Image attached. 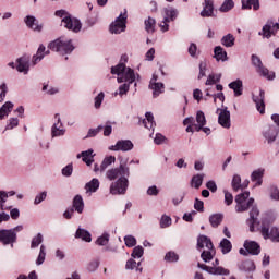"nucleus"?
<instances>
[{"label":"nucleus","instance_id":"79ce46f5","mask_svg":"<svg viewBox=\"0 0 279 279\" xmlns=\"http://www.w3.org/2000/svg\"><path fill=\"white\" fill-rule=\"evenodd\" d=\"M124 72H125V63H120L111 68L112 75H118V77H121Z\"/></svg>","mask_w":279,"mask_h":279},{"label":"nucleus","instance_id":"4be33fe9","mask_svg":"<svg viewBox=\"0 0 279 279\" xmlns=\"http://www.w3.org/2000/svg\"><path fill=\"white\" fill-rule=\"evenodd\" d=\"M196 122L197 124H194L195 132H202V130H204V125H206V116L204 114V111H197Z\"/></svg>","mask_w":279,"mask_h":279},{"label":"nucleus","instance_id":"f03ea898","mask_svg":"<svg viewBox=\"0 0 279 279\" xmlns=\"http://www.w3.org/2000/svg\"><path fill=\"white\" fill-rule=\"evenodd\" d=\"M48 49H50V51H56L60 56H69L70 53H73L75 46H73V41L71 39L64 40L62 37H60L51 41L48 45Z\"/></svg>","mask_w":279,"mask_h":279},{"label":"nucleus","instance_id":"dca6fc26","mask_svg":"<svg viewBox=\"0 0 279 279\" xmlns=\"http://www.w3.org/2000/svg\"><path fill=\"white\" fill-rule=\"evenodd\" d=\"M256 109L260 114H265V90L260 89L258 96L253 97Z\"/></svg>","mask_w":279,"mask_h":279},{"label":"nucleus","instance_id":"bb28decb","mask_svg":"<svg viewBox=\"0 0 279 279\" xmlns=\"http://www.w3.org/2000/svg\"><path fill=\"white\" fill-rule=\"evenodd\" d=\"M263 175H265V170H254L251 174V180L252 182H256V186H260L263 184Z\"/></svg>","mask_w":279,"mask_h":279},{"label":"nucleus","instance_id":"5fc2aeb1","mask_svg":"<svg viewBox=\"0 0 279 279\" xmlns=\"http://www.w3.org/2000/svg\"><path fill=\"white\" fill-rule=\"evenodd\" d=\"M40 243H43V234L38 233L35 238H33L32 243H31V247L32 250H34L35 247H38V245H40Z\"/></svg>","mask_w":279,"mask_h":279},{"label":"nucleus","instance_id":"7ed1b4c3","mask_svg":"<svg viewBox=\"0 0 279 279\" xmlns=\"http://www.w3.org/2000/svg\"><path fill=\"white\" fill-rule=\"evenodd\" d=\"M235 203L236 213H245V210H250L254 206V198H250V192H244L235 196Z\"/></svg>","mask_w":279,"mask_h":279},{"label":"nucleus","instance_id":"f704fd0d","mask_svg":"<svg viewBox=\"0 0 279 279\" xmlns=\"http://www.w3.org/2000/svg\"><path fill=\"white\" fill-rule=\"evenodd\" d=\"M150 88L153 92V97H159L161 93H165V84L162 83H150Z\"/></svg>","mask_w":279,"mask_h":279},{"label":"nucleus","instance_id":"6e6d98bb","mask_svg":"<svg viewBox=\"0 0 279 279\" xmlns=\"http://www.w3.org/2000/svg\"><path fill=\"white\" fill-rule=\"evenodd\" d=\"M124 243L126 247H134L136 245V238L133 235H126L124 236Z\"/></svg>","mask_w":279,"mask_h":279},{"label":"nucleus","instance_id":"423d86ee","mask_svg":"<svg viewBox=\"0 0 279 279\" xmlns=\"http://www.w3.org/2000/svg\"><path fill=\"white\" fill-rule=\"evenodd\" d=\"M106 178L111 182L119 178H130V168L126 166L120 165L119 168L109 169L106 172Z\"/></svg>","mask_w":279,"mask_h":279},{"label":"nucleus","instance_id":"393cba45","mask_svg":"<svg viewBox=\"0 0 279 279\" xmlns=\"http://www.w3.org/2000/svg\"><path fill=\"white\" fill-rule=\"evenodd\" d=\"M145 117H146V119L141 120L140 123L142 125H144V128H146V130L154 129L156 125V122L154 121V113L146 112Z\"/></svg>","mask_w":279,"mask_h":279},{"label":"nucleus","instance_id":"4d7b16f0","mask_svg":"<svg viewBox=\"0 0 279 279\" xmlns=\"http://www.w3.org/2000/svg\"><path fill=\"white\" fill-rule=\"evenodd\" d=\"M0 104H3L5 100V95H8V85L5 83L0 85Z\"/></svg>","mask_w":279,"mask_h":279},{"label":"nucleus","instance_id":"0e129e2a","mask_svg":"<svg viewBox=\"0 0 279 279\" xmlns=\"http://www.w3.org/2000/svg\"><path fill=\"white\" fill-rule=\"evenodd\" d=\"M270 197L271 199L279 202V190L276 187V185L270 186Z\"/></svg>","mask_w":279,"mask_h":279},{"label":"nucleus","instance_id":"680f3d73","mask_svg":"<svg viewBox=\"0 0 279 279\" xmlns=\"http://www.w3.org/2000/svg\"><path fill=\"white\" fill-rule=\"evenodd\" d=\"M169 140H167L165 137V135L160 134V133H157L155 138H154V143L156 145H162V143H168Z\"/></svg>","mask_w":279,"mask_h":279},{"label":"nucleus","instance_id":"a211bd4d","mask_svg":"<svg viewBox=\"0 0 279 279\" xmlns=\"http://www.w3.org/2000/svg\"><path fill=\"white\" fill-rule=\"evenodd\" d=\"M213 12H215V2H213V0H205L203 3V11L201 12V16L204 19L213 16Z\"/></svg>","mask_w":279,"mask_h":279},{"label":"nucleus","instance_id":"8fccbe9b","mask_svg":"<svg viewBox=\"0 0 279 279\" xmlns=\"http://www.w3.org/2000/svg\"><path fill=\"white\" fill-rule=\"evenodd\" d=\"M144 253H145V250L143 248V246H135L133 248L131 256H132V258H141V257H143Z\"/></svg>","mask_w":279,"mask_h":279},{"label":"nucleus","instance_id":"39448f33","mask_svg":"<svg viewBox=\"0 0 279 279\" xmlns=\"http://www.w3.org/2000/svg\"><path fill=\"white\" fill-rule=\"evenodd\" d=\"M126 23H128V10L124 9V12L121 13L116 19L114 23L110 25L109 29L111 34H121V32H125Z\"/></svg>","mask_w":279,"mask_h":279},{"label":"nucleus","instance_id":"f8f14e48","mask_svg":"<svg viewBox=\"0 0 279 279\" xmlns=\"http://www.w3.org/2000/svg\"><path fill=\"white\" fill-rule=\"evenodd\" d=\"M111 151H132L134 149V144L130 140H120L109 147Z\"/></svg>","mask_w":279,"mask_h":279},{"label":"nucleus","instance_id":"aec40b11","mask_svg":"<svg viewBox=\"0 0 279 279\" xmlns=\"http://www.w3.org/2000/svg\"><path fill=\"white\" fill-rule=\"evenodd\" d=\"M16 62H17L16 70L19 71V73H25V75H27V73L29 72V58L22 57V58H19Z\"/></svg>","mask_w":279,"mask_h":279},{"label":"nucleus","instance_id":"a19ab883","mask_svg":"<svg viewBox=\"0 0 279 279\" xmlns=\"http://www.w3.org/2000/svg\"><path fill=\"white\" fill-rule=\"evenodd\" d=\"M116 161H117L116 156L106 157L100 165V171H106V169H108V167H110V165H112V162H116Z\"/></svg>","mask_w":279,"mask_h":279},{"label":"nucleus","instance_id":"2eb2a0df","mask_svg":"<svg viewBox=\"0 0 279 279\" xmlns=\"http://www.w3.org/2000/svg\"><path fill=\"white\" fill-rule=\"evenodd\" d=\"M175 19H178V11L175 9H167L163 25L162 24L160 25L162 32H169L168 23L170 21H175Z\"/></svg>","mask_w":279,"mask_h":279},{"label":"nucleus","instance_id":"4c0bfd02","mask_svg":"<svg viewBox=\"0 0 279 279\" xmlns=\"http://www.w3.org/2000/svg\"><path fill=\"white\" fill-rule=\"evenodd\" d=\"M235 40L236 38H234V35L227 34L221 38V45H223V47H234Z\"/></svg>","mask_w":279,"mask_h":279},{"label":"nucleus","instance_id":"9d476101","mask_svg":"<svg viewBox=\"0 0 279 279\" xmlns=\"http://www.w3.org/2000/svg\"><path fill=\"white\" fill-rule=\"evenodd\" d=\"M16 233H14V231H11V229L0 230V243H2V245H12L13 247L14 243H16Z\"/></svg>","mask_w":279,"mask_h":279},{"label":"nucleus","instance_id":"37998d69","mask_svg":"<svg viewBox=\"0 0 279 279\" xmlns=\"http://www.w3.org/2000/svg\"><path fill=\"white\" fill-rule=\"evenodd\" d=\"M165 260L166 263H178L180 256L175 252L169 251L165 256Z\"/></svg>","mask_w":279,"mask_h":279},{"label":"nucleus","instance_id":"ddd939ff","mask_svg":"<svg viewBox=\"0 0 279 279\" xmlns=\"http://www.w3.org/2000/svg\"><path fill=\"white\" fill-rule=\"evenodd\" d=\"M24 23L26 24L28 29L37 32L38 34H40V32H43V27H45V25L40 23L34 15H27L24 19Z\"/></svg>","mask_w":279,"mask_h":279},{"label":"nucleus","instance_id":"774afa93","mask_svg":"<svg viewBox=\"0 0 279 279\" xmlns=\"http://www.w3.org/2000/svg\"><path fill=\"white\" fill-rule=\"evenodd\" d=\"M194 208L198 213H204V202L199 201V198H195Z\"/></svg>","mask_w":279,"mask_h":279},{"label":"nucleus","instance_id":"b1692460","mask_svg":"<svg viewBox=\"0 0 279 279\" xmlns=\"http://www.w3.org/2000/svg\"><path fill=\"white\" fill-rule=\"evenodd\" d=\"M229 88L234 92L235 97H241L243 95V81L236 80L229 84Z\"/></svg>","mask_w":279,"mask_h":279},{"label":"nucleus","instance_id":"a18cd8bd","mask_svg":"<svg viewBox=\"0 0 279 279\" xmlns=\"http://www.w3.org/2000/svg\"><path fill=\"white\" fill-rule=\"evenodd\" d=\"M231 186L233 191H239V189H243V185H241V175L235 174L232 179Z\"/></svg>","mask_w":279,"mask_h":279},{"label":"nucleus","instance_id":"09e8293b","mask_svg":"<svg viewBox=\"0 0 279 279\" xmlns=\"http://www.w3.org/2000/svg\"><path fill=\"white\" fill-rule=\"evenodd\" d=\"M87 271L93 272L99 269V259H93L87 264Z\"/></svg>","mask_w":279,"mask_h":279},{"label":"nucleus","instance_id":"c03bdc74","mask_svg":"<svg viewBox=\"0 0 279 279\" xmlns=\"http://www.w3.org/2000/svg\"><path fill=\"white\" fill-rule=\"evenodd\" d=\"M56 119H58V123L52 126V136H62L64 134L63 130H60V116L56 114Z\"/></svg>","mask_w":279,"mask_h":279},{"label":"nucleus","instance_id":"c85d7f7f","mask_svg":"<svg viewBox=\"0 0 279 279\" xmlns=\"http://www.w3.org/2000/svg\"><path fill=\"white\" fill-rule=\"evenodd\" d=\"M259 10L260 2L258 0H242V10Z\"/></svg>","mask_w":279,"mask_h":279},{"label":"nucleus","instance_id":"3c124183","mask_svg":"<svg viewBox=\"0 0 279 279\" xmlns=\"http://www.w3.org/2000/svg\"><path fill=\"white\" fill-rule=\"evenodd\" d=\"M104 97H106V95L104 94V92H100L96 97H95V108L96 110H99V108H101V104H104Z\"/></svg>","mask_w":279,"mask_h":279},{"label":"nucleus","instance_id":"4468645a","mask_svg":"<svg viewBox=\"0 0 279 279\" xmlns=\"http://www.w3.org/2000/svg\"><path fill=\"white\" fill-rule=\"evenodd\" d=\"M218 116V123L221 125V128H226L227 130H230V112L228 111V108L226 107L225 109H217V112H219Z\"/></svg>","mask_w":279,"mask_h":279},{"label":"nucleus","instance_id":"412c9836","mask_svg":"<svg viewBox=\"0 0 279 279\" xmlns=\"http://www.w3.org/2000/svg\"><path fill=\"white\" fill-rule=\"evenodd\" d=\"M260 215V211L258 210V207L253 206L250 211V219L247 220V223L250 226V232H254V225L256 221H258V216Z\"/></svg>","mask_w":279,"mask_h":279},{"label":"nucleus","instance_id":"f3484780","mask_svg":"<svg viewBox=\"0 0 279 279\" xmlns=\"http://www.w3.org/2000/svg\"><path fill=\"white\" fill-rule=\"evenodd\" d=\"M244 250L252 256H258V254H260V245L254 241H245Z\"/></svg>","mask_w":279,"mask_h":279},{"label":"nucleus","instance_id":"c756f323","mask_svg":"<svg viewBox=\"0 0 279 279\" xmlns=\"http://www.w3.org/2000/svg\"><path fill=\"white\" fill-rule=\"evenodd\" d=\"M99 190V179H92L88 183L85 184L86 193H97Z\"/></svg>","mask_w":279,"mask_h":279},{"label":"nucleus","instance_id":"052dcab7","mask_svg":"<svg viewBox=\"0 0 279 279\" xmlns=\"http://www.w3.org/2000/svg\"><path fill=\"white\" fill-rule=\"evenodd\" d=\"M62 175H65V178H71L73 175V165L69 163L62 169Z\"/></svg>","mask_w":279,"mask_h":279},{"label":"nucleus","instance_id":"6ab92c4d","mask_svg":"<svg viewBox=\"0 0 279 279\" xmlns=\"http://www.w3.org/2000/svg\"><path fill=\"white\" fill-rule=\"evenodd\" d=\"M136 81V75L134 74V70L128 69L126 72L122 73V76H118L119 84H122V82H128L129 84H134Z\"/></svg>","mask_w":279,"mask_h":279},{"label":"nucleus","instance_id":"1a4fd4ad","mask_svg":"<svg viewBox=\"0 0 279 279\" xmlns=\"http://www.w3.org/2000/svg\"><path fill=\"white\" fill-rule=\"evenodd\" d=\"M260 234L262 236H264L265 240L270 239L272 243H279V230L276 227H272L269 230V225H266L265 222H263Z\"/></svg>","mask_w":279,"mask_h":279},{"label":"nucleus","instance_id":"a878e982","mask_svg":"<svg viewBox=\"0 0 279 279\" xmlns=\"http://www.w3.org/2000/svg\"><path fill=\"white\" fill-rule=\"evenodd\" d=\"M264 137L271 144L278 137V129L276 126H270L266 132H264Z\"/></svg>","mask_w":279,"mask_h":279},{"label":"nucleus","instance_id":"13d9d810","mask_svg":"<svg viewBox=\"0 0 279 279\" xmlns=\"http://www.w3.org/2000/svg\"><path fill=\"white\" fill-rule=\"evenodd\" d=\"M141 267V263H136L133 258L129 259L125 264V269H138Z\"/></svg>","mask_w":279,"mask_h":279},{"label":"nucleus","instance_id":"c9c22d12","mask_svg":"<svg viewBox=\"0 0 279 279\" xmlns=\"http://www.w3.org/2000/svg\"><path fill=\"white\" fill-rule=\"evenodd\" d=\"M219 247L221 248L222 254H230V252H232V242L225 238L221 240Z\"/></svg>","mask_w":279,"mask_h":279},{"label":"nucleus","instance_id":"338daca9","mask_svg":"<svg viewBox=\"0 0 279 279\" xmlns=\"http://www.w3.org/2000/svg\"><path fill=\"white\" fill-rule=\"evenodd\" d=\"M19 126V120L16 118H11L9 120V124L7 125L5 130H14V128Z\"/></svg>","mask_w":279,"mask_h":279},{"label":"nucleus","instance_id":"20e7f679","mask_svg":"<svg viewBox=\"0 0 279 279\" xmlns=\"http://www.w3.org/2000/svg\"><path fill=\"white\" fill-rule=\"evenodd\" d=\"M130 181L128 177H120L116 182L110 185L111 195H125L128 193V186Z\"/></svg>","mask_w":279,"mask_h":279},{"label":"nucleus","instance_id":"2f4dec72","mask_svg":"<svg viewBox=\"0 0 279 279\" xmlns=\"http://www.w3.org/2000/svg\"><path fill=\"white\" fill-rule=\"evenodd\" d=\"M214 57L216 58V60H221L222 62H226V60H228V52H226V50H223V48L221 46H217L214 49Z\"/></svg>","mask_w":279,"mask_h":279},{"label":"nucleus","instance_id":"473e14b6","mask_svg":"<svg viewBox=\"0 0 279 279\" xmlns=\"http://www.w3.org/2000/svg\"><path fill=\"white\" fill-rule=\"evenodd\" d=\"M238 267L240 271H254V269H256V265H254V263L250 259L241 262L238 264Z\"/></svg>","mask_w":279,"mask_h":279},{"label":"nucleus","instance_id":"bf43d9fd","mask_svg":"<svg viewBox=\"0 0 279 279\" xmlns=\"http://www.w3.org/2000/svg\"><path fill=\"white\" fill-rule=\"evenodd\" d=\"M171 226V217L163 215L160 220V228H169Z\"/></svg>","mask_w":279,"mask_h":279},{"label":"nucleus","instance_id":"de8ad7c7","mask_svg":"<svg viewBox=\"0 0 279 279\" xmlns=\"http://www.w3.org/2000/svg\"><path fill=\"white\" fill-rule=\"evenodd\" d=\"M218 82H221V74H217V80H215V74H210L206 80V86H213L214 84H217Z\"/></svg>","mask_w":279,"mask_h":279},{"label":"nucleus","instance_id":"864d4df0","mask_svg":"<svg viewBox=\"0 0 279 279\" xmlns=\"http://www.w3.org/2000/svg\"><path fill=\"white\" fill-rule=\"evenodd\" d=\"M109 241H110V234L105 233L96 240V244L97 245H108Z\"/></svg>","mask_w":279,"mask_h":279},{"label":"nucleus","instance_id":"f257e3e1","mask_svg":"<svg viewBox=\"0 0 279 279\" xmlns=\"http://www.w3.org/2000/svg\"><path fill=\"white\" fill-rule=\"evenodd\" d=\"M204 247H207L208 251H203L201 258L204 260V263H210V260L215 258L217 251L215 250V245L213 244V240H210V238L206 235H199L197 238V250H204Z\"/></svg>","mask_w":279,"mask_h":279},{"label":"nucleus","instance_id":"e433bc0d","mask_svg":"<svg viewBox=\"0 0 279 279\" xmlns=\"http://www.w3.org/2000/svg\"><path fill=\"white\" fill-rule=\"evenodd\" d=\"M12 108H14V104H12L11 101H7L0 108V119H3L5 116H9L10 112H12Z\"/></svg>","mask_w":279,"mask_h":279},{"label":"nucleus","instance_id":"0eeeda50","mask_svg":"<svg viewBox=\"0 0 279 279\" xmlns=\"http://www.w3.org/2000/svg\"><path fill=\"white\" fill-rule=\"evenodd\" d=\"M251 60L253 66L256 68V71L257 73H259V75L266 77L267 80H274V77H276V74L274 72H269L267 68L263 66V61L258 56L252 54Z\"/></svg>","mask_w":279,"mask_h":279},{"label":"nucleus","instance_id":"603ef678","mask_svg":"<svg viewBox=\"0 0 279 279\" xmlns=\"http://www.w3.org/2000/svg\"><path fill=\"white\" fill-rule=\"evenodd\" d=\"M47 256V253L45 252V245L40 246L39 255L36 260V265H43L45 263V257Z\"/></svg>","mask_w":279,"mask_h":279},{"label":"nucleus","instance_id":"ea45409f","mask_svg":"<svg viewBox=\"0 0 279 279\" xmlns=\"http://www.w3.org/2000/svg\"><path fill=\"white\" fill-rule=\"evenodd\" d=\"M204 184V174H195L192 178L191 186H194V189H199Z\"/></svg>","mask_w":279,"mask_h":279},{"label":"nucleus","instance_id":"7c9ffc66","mask_svg":"<svg viewBox=\"0 0 279 279\" xmlns=\"http://www.w3.org/2000/svg\"><path fill=\"white\" fill-rule=\"evenodd\" d=\"M75 239H82V241H85L86 243H90V241H93L90 232L86 231V229H77Z\"/></svg>","mask_w":279,"mask_h":279},{"label":"nucleus","instance_id":"49530a36","mask_svg":"<svg viewBox=\"0 0 279 279\" xmlns=\"http://www.w3.org/2000/svg\"><path fill=\"white\" fill-rule=\"evenodd\" d=\"M234 8V1L233 0H226L222 5L220 7V12H230Z\"/></svg>","mask_w":279,"mask_h":279},{"label":"nucleus","instance_id":"cd10ccee","mask_svg":"<svg viewBox=\"0 0 279 279\" xmlns=\"http://www.w3.org/2000/svg\"><path fill=\"white\" fill-rule=\"evenodd\" d=\"M73 208L78 213V215L84 213V198H82V195H76L73 198Z\"/></svg>","mask_w":279,"mask_h":279},{"label":"nucleus","instance_id":"e2e57ef3","mask_svg":"<svg viewBox=\"0 0 279 279\" xmlns=\"http://www.w3.org/2000/svg\"><path fill=\"white\" fill-rule=\"evenodd\" d=\"M234 202V196L232 193L225 191V204L227 206H232V203Z\"/></svg>","mask_w":279,"mask_h":279},{"label":"nucleus","instance_id":"72a5a7b5","mask_svg":"<svg viewBox=\"0 0 279 279\" xmlns=\"http://www.w3.org/2000/svg\"><path fill=\"white\" fill-rule=\"evenodd\" d=\"M222 221H223L222 214H214L209 217V223L211 228H219Z\"/></svg>","mask_w":279,"mask_h":279},{"label":"nucleus","instance_id":"6e6552de","mask_svg":"<svg viewBox=\"0 0 279 279\" xmlns=\"http://www.w3.org/2000/svg\"><path fill=\"white\" fill-rule=\"evenodd\" d=\"M61 25L65 27V29H69L70 32H74L77 34V32L82 31V22L80 20L72 17L71 15H65L62 21Z\"/></svg>","mask_w":279,"mask_h":279},{"label":"nucleus","instance_id":"58836bf2","mask_svg":"<svg viewBox=\"0 0 279 279\" xmlns=\"http://www.w3.org/2000/svg\"><path fill=\"white\" fill-rule=\"evenodd\" d=\"M145 29L148 34H154V32L156 31V20L153 17H148L145 21Z\"/></svg>","mask_w":279,"mask_h":279},{"label":"nucleus","instance_id":"69168bd1","mask_svg":"<svg viewBox=\"0 0 279 279\" xmlns=\"http://www.w3.org/2000/svg\"><path fill=\"white\" fill-rule=\"evenodd\" d=\"M101 130H104L102 125H99L96 129H89L88 133H87V138H93V136H96L99 134V132H101Z\"/></svg>","mask_w":279,"mask_h":279},{"label":"nucleus","instance_id":"5701e85b","mask_svg":"<svg viewBox=\"0 0 279 279\" xmlns=\"http://www.w3.org/2000/svg\"><path fill=\"white\" fill-rule=\"evenodd\" d=\"M46 49L45 45H39L36 54L33 56V64H38L45 56H49V50L46 51Z\"/></svg>","mask_w":279,"mask_h":279},{"label":"nucleus","instance_id":"9b49d317","mask_svg":"<svg viewBox=\"0 0 279 279\" xmlns=\"http://www.w3.org/2000/svg\"><path fill=\"white\" fill-rule=\"evenodd\" d=\"M197 267L199 269H203L204 271H207V274H211L214 276H230V270L221 266L211 267V266H207L206 264L198 263Z\"/></svg>","mask_w":279,"mask_h":279}]
</instances>
